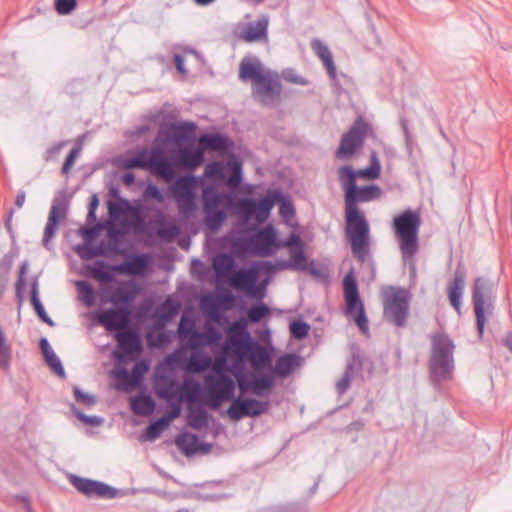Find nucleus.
Here are the masks:
<instances>
[{
  "label": "nucleus",
  "mask_w": 512,
  "mask_h": 512,
  "mask_svg": "<svg viewBox=\"0 0 512 512\" xmlns=\"http://www.w3.org/2000/svg\"><path fill=\"white\" fill-rule=\"evenodd\" d=\"M381 188L376 184L356 185L344 195L346 235L349 239L353 255L364 262L369 253V224L359 203L370 202L380 198Z\"/></svg>",
  "instance_id": "f257e3e1"
},
{
  "label": "nucleus",
  "mask_w": 512,
  "mask_h": 512,
  "mask_svg": "<svg viewBox=\"0 0 512 512\" xmlns=\"http://www.w3.org/2000/svg\"><path fill=\"white\" fill-rule=\"evenodd\" d=\"M235 388L236 383L230 376L219 373L213 378H206L204 390L197 381L187 383L180 400L185 396L188 401H193L202 396L213 410L219 409L224 402L231 401L226 413L231 420L238 421L245 417L246 410L243 403L245 398L235 397Z\"/></svg>",
  "instance_id": "f03ea898"
},
{
  "label": "nucleus",
  "mask_w": 512,
  "mask_h": 512,
  "mask_svg": "<svg viewBox=\"0 0 512 512\" xmlns=\"http://www.w3.org/2000/svg\"><path fill=\"white\" fill-rule=\"evenodd\" d=\"M239 78L251 81L253 99L264 107H275L281 102L282 83L277 72L264 68L258 58H243Z\"/></svg>",
  "instance_id": "7ed1b4c3"
},
{
  "label": "nucleus",
  "mask_w": 512,
  "mask_h": 512,
  "mask_svg": "<svg viewBox=\"0 0 512 512\" xmlns=\"http://www.w3.org/2000/svg\"><path fill=\"white\" fill-rule=\"evenodd\" d=\"M231 349L237 356L249 361L255 371L269 369L271 374L281 378L288 377L297 366L300 365V356L294 353L284 354L276 360V364L272 367L271 352L258 341L253 340L248 332L244 337L237 340Z\"/></svg>",
  "instance_id": "20e7f679"
},
{
  "label": "nucleus",
  "mask_w": 512,
  "mask_h": 512,
  "mask_svg": "<svg viewBox=\"0 0 512 512\" xmlns=\"http://www.w3.org/2000/svg\"><path fill=\"white\" fill-rule=\"evenodd\" d=\"M422 219L419 211L407 209L396 215L392 229L399 244L402 260L409 266L410 275L416 274V254L419 251V229Z\"/></svg>",
  "instance_id": "39448f33"
},
{
  "label": "nucleus",
  "mask_w": 512,
  "mask_h": 512,
  "mask_svg": "<svg viewBox=\"0 0 512 512\" xmlns=\"http://www.w3.org/2000/svg\"><path fill=\"white\" fill-rule=\"evenodd\" d=\"M121 167L127 170H148L164 178L169 177L173 169L171 161L161 147H153L150 150L142 148L134 156L121 159Z\"/></svg>",
  "instance_id": "423d86ee"
},
{
  "label": "nucleus",
  "mask_w": 512,
  "mask_h": 512,
  "mask_svg": "<svg viewBox=\"0 0 512 512\" xmlns=\"http://www.w3.org/2000/svg\"><path fill=\"white\" fill-rule=\"evenodd\" d=\"M383 317L396 327H405L409 317V293L405 289L387 286L382 288Z\"/></svg>",
  "instance_id": "0eeeda50"
},
{
  "label": "nucleus",
  "mask_w": 512,
  "mask_h": 512,
  "mask_svg": "<svg viewBox=\"0 0 512 512\" xmlns=\"http://www.w3.org/2000/svg\"><path fill=\"white\" fill-rule=\"evenodd\" d=\"M494 283L484 277H478L473 285L472 302L476 318L478 335L482 338L487 321L486 315H491L494 309Z\"/></svg>",
  "instance_id": "6e6552de"
},
{
  "label": "nucleus",
  "mask_w": 512,
  "mask_h": 512,
  "mask_svg": "<svg viewBox=\"0 0 512 512\" xmlns=\"http://www.w3.org/2000/svg\"><path fill=\"white\" fill-rule=\"evenodd\" d=\"M282 200L279 190H268L267 194L260 198H242L237 203V211L243 222L254 219L258 223L266 221L274 205Z\"/></svg>",
  "instance_id": "1a4fd4ad"
},
{
  "label": "nucleus",
  "mask_w": 512,
  "mask_h": 512,
  "mask_svg": "<svg viewBox=\"0 0 512 512\" xmlns=\"http://www.w3.org/2000/svg\"><path fill=\"white\" fill-rule=\"evenodd\" d=\"M372 131V126L362 117L358 116L347 132H345L336 150V157L339 159L351 158L360 151L365 139Z\"/></svg>",
  "instance_id": "9d476101"
},
{
  "label": "nucleus",
  "mask_w": 512,
  "mask_h": 512,
  "mask_svg": "<svg viewBox=\"0 0 512 512\" xmlns=\"http://www.w3.org/2000/svg\"><path fill=\"white\" fill-rule=\"evenodd\" d=\"M234 362V367L239 369L234 373V376L237 380V384L239 390L242 394L251 391L257 396L267 395L275 385V380L273 374L268 373H252L250 377L244 372V361L245 359L241 358Z\"/></svg>",
  "instance_id": "9b49d317"
},
{
  "label": "nucleus",
  "mask_w": 512,
  "mask_h": 512,
  "mask_svg": "<svg viewBox=\"0 0 512 512\" xmlns=\"http://www.w3.org/2000/svg\"><path fill=\"white\" fill-rule=\"evenodd\" d=\"M343 294L346 303V314L353 317L356 325L363 333H367L368 319L363 302L360 299L358 284L353 271L347 273L343 279Z\"/></svg>",
  "instance_id": "f8f14e48"
},
{
  "label": "nucleus",
  "mask_w": 512,
  "mask_h": 512,
  "mask_svg": "<svg viewBox=\"0 0 512 512\" xmlns=\"http://www.w3.org/2000/svg\"><path fill=\"white\" fill-rule=\"evenodd\" d=\"M431 340L430 374L432 382L437 385L448 377V337L435 333Z\"/></svg>",
  "instance_id": "ddd939ff"
},
{
  "label": "nucleus",
  "mask_w": 512,
  "mask_h": 512,
  "mask_svg": "<svg viewBox=\"0 0 512 512\" xmlns=\"http://www.w3.org/2000/svg\"><path fill=\"white\" fill-rule=\"evenodd\" d=\"M117 348L114 358L118 363H127L136 360L143 351L142 341L135 330L129 328L115 333Z\"/></svg>",
  "instance_id": "4468645a"
},
{
  "label": "nucleus",
  "mask_w": 512,
  "mask_h": 512,
  "mask_svg": "<svg viewBox=\"0 0 512 512\" xmlns=\"http://www.w3.org/2000/svg\"><path fill=\"white\" fill-rule=\"evenodd\" d=\"M247 245L253 254L267 257L272 255L281 243L277 240L276 230L272 226H267L251 235L247 239Z\"/></svg>",
  "instance_id": "2eb2a0df"
},
{
  "label": "nucleus",
  "mask_w": 512,
  "mask_h": 512,
  "mask_svg": "<svg viewBox=\"0 0 512 512\" xmlns=\"http://www.w3.org/2000/svg\"><path fill=\"white\" fill-rule=\"evenodd\" d=\"M70 481L80 493L88 497L97 496L104 499H113L118 495L117 489L100 481L82 478L77 475H71Z\"/></svg>",
  "instance_id": "dca6fc26"
},
{
  "label": "nucleus",
  "mask_w": 512,
  "mask_h": 512,
  "mask_svg": "<svg viewBox=\"0 0 512 512\" xmlns=\"http://www.w3.org/2000/svg\"><path fill=\"white\" fill-rule=\"evenodd\" d=\"M129 312L124 308H110L100 310L95 313V320L98 324L104 326L108 331H123L128 328L130 319Z\"/></svg>",
  "instance_id": "f3484780"
},
{
  "label": "nucleus",
  "mask_w": 512,
  "mask_h": 512,
  "mask_svg": "<svg viewBox=\"0 0 512 512\" xmlns=\"http://www.w3.org/2000/svg\"><path fill=\"white\" fill-rule=\"evenodd\" d=\"M258 272L254 269H242L232 279V285L245 291L250 298L262 299L264 287L257 286Z\"/></svg>",
  "instance_id": "a211bd4d"
},
{
  "label": "nucleus",
  "mask_w": 512,
  "mask_h": 512,
  "mask_svg": "<svg viewBox=\"0 0 512 512\" xmlns=\"http://www.w3.org/2000/svg\"><path fill=\"white\" fill-rule=\"evenodd\" d=\"M138 292V288L131 284H122L113 290H105L106 301H110L116 308H124L131 315V304Z\"/></svg>",
  "instance_id": "6ab92c4d"
},
{
  "label": "nucleus",
  "mask_w": 512,
  "mask_h": 512,
  "mask_svg": "<svg viewBox=\"0 0 512 512\" xmlns=\"http://www.w3.org/2000/svg\"><path fill=\"white\" fill-rule=\"evenodd\" d=\"M202 150L227 154L233 148V141L226 135L220 133H205L198 138Z\"/></svg>",
  "instance_id": "aec40b11"
},
{
  "label": "nucleus",
  "mask_w": 512,
  "mask_h": 512,
  "mask_svg": "<svg viewBox=\"0 0 512 512\" xmlns=\"http://www.w3.org/2000/svg\"><path fill=\"white\" fill-rule=\"evenodd\" d=\"M151 258L148 254H134L129 256L123 263L116 265L118 273L142 276L150 268Z\"/></svg>",
  "instance_id": "412c9836"
},
{
  "label": "nucleus",
  "mask_w": 512,
  "mask_h": 512,
  "mask_svg": "<svg viewBox=\"0 0 512 512\" xmlns=\"http://www.w3.org/2000/svg\"><path fill=\"white\" fill-rule=\"evenodd\" d=\"M175 444L187 457L192 456L199 451L208 453L211 449L210 444L200 443L197 435L189 432L179 433L175 438Z\"/></svg>",
  "instance_id": "4be33fe9"
},
{
  "label": "nucleus",
  "mask_w": 512,
  "mask_h": 512,
  "mask_svg": "<svg viewBox=\"0 0 512 512\" xmlns=\"http://www.w3.org/2000/svg\"><path fill=\"white\" fill-rule=\"evenodd\" d=\"M65 218V205L63 203H53L50 208L48 220L44 229V235L42 240L44 247L48 248V244L56 234L60 221L64 220Z\"/></svg>",
  "instance_id": "5701e85b"
},
{
  "label": "nucleus",
  "mask_w": 512,
  "mask_h": 512,
  "mask_svg": "<svg viewBox=\"0 0 512 512\" xmlns=\"http://www.w3.org/2000/svg\"><path fill=\"white\" fill-rule=\"evenodd\" d=\"M175 200L177 202L179 212L184 218L192 216L196 210V202L194 193L189 187L176 186Z\"/></svg>",
  "instance_id": "b1692460"
},
{
  "label": "nucleus",
  "mask_w": 512,
  "mask_h": 512,
  "mask_svg": "<svg viewBox=\"0 0 512 512\" xmlns=\"http://www.w3.org/2000/svg\"><path fill=\"white\" fill-rule=\"evenodd\" d=\"M181 309L180 303L173 299L167 298L154 312L155 322L159 325H166L173 320Z\"/></svg>",
  "instance_id": "393cba45"
},
{
  "label": "nucleus",
  "mask_w": 512,
  "mask_h": 512,
  "mask_svg": "<svg viewBox=\"0 0 512 512\" xmlns=\"http://www.w3.org/2000/svg\"><path fill=\"white\" fill-rule=\"evenodd\" d=\"M194 122L172 123L167 131V139L174 143H183L192 138L196 131Z\"/></svg>",
  "instance_id": "a878e982"
},
{
  "label": "nucleus",
  "mask_w": 512,
  "mask_h": 512,
  "mask_svg": "<svg viewBox=\"0 0 512 512\" xmlns=\"http://www.w3.org/2000/svg\"><path fill=\"white\" fill-rule=\"evenodd\" d=\"M177 160L180 165L192 170L203 163L204 151L201 146L198 148L189 146L179 151Z\"/></svg>",
  "instance_id": "bb28decb"
},
{
  "label": "nucleus",
  "mask_w": 512,
  "mask_h": 512,
  "mask_svg": "<svg viewBox=\"0 0 512 512\" xmlns=\"http://www.w3.org/2000/svg\"><path fill=\"white\" fill-rule=\"evenodd\" d=\"M156 235L164 241H172L181 233L180 226L175 222H169L163 215L153 222L152 226Z\"/></svg>",
  "instance_id": "cd10ccee"
},
{
  "label": "nucleus",
  "mask_w": 512,
  "mask_h": 512,
  "mask_svg": "<svg viewBox=\"0 0 512 512\" xmlns=\"http://www.w3.org/2000/svg\"><path fill=\"white\" fill-rule=\"evenodd\" d=\"M311 48L314 53L322 60L329 77L332 80H335L337 77L336 66L328 46L322 43L319 39H314L311 42Z\"/></svg>",
  "instance_id": "c85d7f7f"
},
{
  "label": "nucleus",
  "mask_w": 512,
  "mask_h": 512,
  "mask_svg": "<svg viewBox=\"0 0 512 512\" xmlns=\"http://www.w3.org/2000/svg\"><path fill=\"white\" fill-rule=\"evenodd\" d=\"M87 269L89 276L100 282H112L114 280V273L118 272L116 265H109L102 260L88 266Z\"/></svg>",
  "instance_id": "c756f323"
},
{
  "label": "nucleus",
  "mask_w": 512,
  "mask_h": 512,
  "mask_svg": "<svg viewBox=\"0 0 512 512\" xmlns=\"http://www.w3.org/2000/svg\"><path fill=\"white\" fill-rule=\"evenodd\" d=\"M229 200V194L218 192L214 187H206L203 190V209H222L221 207Z\"/></svg>",
  "instance_id": "7c9ffc66"
},
{
  "label": "nucleus",
  "mask_w": 512,
  "mask_h": 512,
  "mask_svg": "<svg viewBox=\"0 0 512 512\" xmlns=\"http://www.w3.org/2000/svg\"><path fill=\"white\" fill-rule=\"evenodd\" d=\"M131 410L139 416H149L154 412L156 403L148 394H140L131 399Z\"/></svg>",
  "instance_id": "2f4dec72"
},
{
  "label": "nucleus",
  "mask_w": 512,
  "mask_h": 512,
  "mask_svg": "<svg viewBox=\"0 0 512 512\" xmlns=\"http://www.w3.org/2000/svg\"><path fill=\"white\" fill-rule=\"evenodd\" d=\"M174 394L173 384L171 383L167 387H163L158 391V395L161 398L167 399L169 403V410L167 414L163 415L162 418L166 420L168 424L174 419H177L181 415V404L171 400V396Z\"/></svg>",
  "instance_id": "473e14b6"
},
{
  "label": "nucleus",
  "mask_w": 512,
  "mask_h": 512,
  "mask_svg": "<svg viewBox=\"0 0 512 512\" xmlns=\"http://www.w3.org/2000/svg\"><path fill=\"white\" fill-rule=\"evenodd\" d=\"M213 269L218 277L229 275L235 269V260L231 254L220 253L213 258Z\"/></svg>",
  "instance_id": "72a5a7b5"
},
{
  "label": "nucleus",
  "mask_w": 512,
  "mask_h": 512,
  "mask_svg": "<svg viewBox=\"0 0 512 512\" xmlns=\"http://www.w3.org/2000/svg\"><path fill=\"white\" fill-rule=\"evenodd\" d=\"M187 423L195 430H200L206 427L208 425L207 411L201 406L193 407L190 405L187 415Z\"/></svg>",
  "instance_id": "f704fd0d"
},
{
  "label": "nucleus",
  "mask_w": 512,
  "mask_h": 512,
  "mask_svg": "<svg viewBox=\"0 0 512 512\" xmlns=\"http://www.w3.org/2000/svg\"><path fill=\"white\" fill-rule=\"evenodd\" d=\"M116 388L121 391L130 392L137 388L141 383L136 380L134 374L126 368H121L116 373Z\"/></svg>",
  "instance_id": "c9c22d12"
},
{
  "label": "nucleus",
  "mask_w": 512,
  "mask_h": 512,
  "mask_svg": "<svg viewBox=\"0 0 512 512\" xmlns=\"http://www.w3.org/2000/svg\"><path fill=\"white\" fill-rule=\"evenodd\" d=\"M205 213L204 224L210 232H216L226 219L224 209H203Z\"/></svg>",
  "instance_id": "e433bc0d"
},
{
  "label": "nucleus",
  "mask_w": 512,
  "mask_h": 512,
  "mask_svg": "<svg viewBox=\"0 0 512 512\" xmlns=\"http://www.w3.org/2000/svg\"><path fill=\"white\" fill-rule=\"evenodd\" d=\"M380 173L381 165L378 159V155L375 151H372L370 155V165L367 168L355 170V178L375 180L379 178Z\"/></svg>",
  "instance_id": "4c0bfd02"
},
{
  "label": "nucleus",
  "mask_w": 512,
  "mask_h": 512,
  "mask_svg": "<svg viewBox=\"0 0 512 512\" xmlns=\"http://www.w3.org/2000/svg\"><path fill=\"white\" fill-rule=\"evenodd\" d=\"M108 238L109 242H100L98 246L95 247L96 257L102 256V257H108L111 253H120V250L118 248L119 244V235L114 231L108 232Z\"/></svg>",
  "instance_id": "58836bf2"
},
{
  "label": "nucleus",
  "mask_w": 512,
  "mask_h": 512,
  "mask_svg": "<svg viewBox=\"0 0 512 512\" xmlns=\"http://www.w3.org/2000/svg\"><path fill=\"white\" fill-rule=\"evenodd\" d=\"M31 304L38 315L39 319L49 326H54V321L48 316L44 306L38 297V283L34 281L31 285Z\"/></svg>",
  "instance_id": "ea45409f"
},
{
  "label": "nucleus",
  "mask_w": 512,
  "mask_h": 512,
  "mask_svg": "<svg viewBox=\"0 0 512 512\" xmlns=\"http://www.w3.org/2000/svg\"><path fill=\"white\" fill-rule=\"evenodd\" d=\"M338 180L341 183L344 195H346L357 185L353 167L349 165L341 166L338 169Z\"/></svg>",
  "instance_id": "a19ab883"
},
{
  "label": "nucleus",
  "mask_w": 512,
  "mask_h": 512,
  "mask_svg": "<svg viewBox=\"0 0 512 512\" xmlns=\"http://www.w3.org/2000/svg\"><path fill=\"white\" fill-rule=\"evenodd\" d=\"M210 362V357L203 352H192L186 369L193 373H202L207 369Z\"/></svg>",
  "instance_id": "79ce46f5"
},
{
  "label": "nucleus",
  "mask_w": 512,
  "mask_h": 512,
  "mask_svg": "<svg viewBox=\"0 0 512 512\" xmlns=\"http://www.w3.org/2000/svg\"><path fill=\"white\" fill-rule=\"evenodd\" d=\"M79 298L87 307H92L96 302V291L93 286L85 280H78L75 283Z\"/></svg>",
  "instance_id": "37998d69"
},
{
  "label": "nucleus",
  "mask_w": 512,
  "mask_h": 512,
  "mask_svg": "<svg viewBox=\"0 0 512 512\" xmlns=\"http://www.w3.org/2000/svg\"><path fill=\"white\" fill-rule=\"evenodd\" d=\"M267 25L266 20H258L254 25L250 24L244 31V40L254 42L261 39L267 33Z\"/></svg>",
  "instance_id": "c03bdc74"
},
{
  "label": "nucleus",
  "mask_w": 512,
  "mask_h": 512,
  "mask_svg": "<svg viewBox=\"0 0 512 512\" xmlns=\"http://www.w3.org/2000/svg\"><path fill=\"white\" fill-rule=\"evenodd\" d=\"M245 417H257L264 414L268 410L269 403L267 401H259L254 398H245Z\"/></svg>",
  "instance_id": "a18cd8bd"
},
{
  "label": "nucleus",
  "mask_w": 512,
  "mask_h": 512,
  "mask_svg": "<svg viewBox=\"0 0 512 512\" xmlns=\"http://www.w3.org/2000/svg\"><path fill=\"white\" fill-rule=\"evenodd\" d=\"M247 313V322L249 323H259L262 319L267 317L270 314V308L263 302H258L256 304L251 305L246 310Z\"/></svg>",
  "instance_id": "49530a36"
},
{
  "label": "nucleus",
  "mask_w": 512,
  "mask_h": 512,
  "mask_svg": "<svg viewBox=\"0 0 512 512\" xmlns=\"http://www.w3.org/2000/svg\"><path fill=\"white\" fill-rule=\"evenodd\" d=\"M131 209V204L127 199L124 198H120L117 201L108 202V212L111 219H118L120 216L125 215Z\"/></svg>",
  "instance_id": "de8ad7c7"
},
{
  "label": "nucleus",
  "mask_w": 512,
  "mask_h": 512,
  "mask_svg": "<svg viewBox=\"0 0 512 512\" xmlns=\"http://www.w3.org/2000/svg\"><path fill=\"white\" fill-rule=\"evenodd\" d=\"M169 424L166 422L165 419L162 417L158 418L157 420L151 422L146 428L144 432V437L147 440H155L158 438L162 431L167 428Z\"/></svg>",
  "instance_id": "09e8293b"
},
{
  "label": "nucleus",
  "mask_w": 512,
  "mask_h": 512,
  "mask_svg": "<svg viewBox=\"0 0 512 512\" xmlns=\"http://www.w3.org/2000/svg\"><path fill=\"white\" fill-rule=\"evenodd\" d=\"M289 329H290V334H291L292 338H294L296 340H303L309 334L310 325L307 322H305L301 319H298V320H293L290 323Z\"/></svg>",
  "instance_id": "8fccbe9b"
},
{
  "label": "nucleus",
  "mask_w": 512,
  "mask_h": 512,
  "mask_svg": "<svg viewBox=\"0 0 512 512\" xmlns=\"http://www.w3.org/2000/svg\"><path fill=\"white\" fill-rule=\"evenodd\" d=\"M289 255V260L291 262L293 270L306 271L308 269L307 256L305 254L304 248L292 250L289 252Z\"/></svg>",
  "instance_id": "3c124183"
},
{
  "label": "nucleus",
  "mask_w": 512,
  "mask_h": 512,
  "mask_svg": "<svg viewBox=\"0 0 512 512\" xmlns=\"http://www.w3.org/2000/svg\"><path fill=\"white\" fill-rule=\"evenodd\" d=\"M199 336L205 339L207 346L211 347L219 346L223 338L222 333L214 326H206Z\"/></svg>",
  "instance_id": "603ef678"
},
{
  "label": "nucleus",
  "mask_w": 512,
  "mask_h": 512,
  "mask_svg": "<svg viewBox=\"0 0 512 512\" xmlns=\"http://www.w3.org/2000/svg\"><path fill=\"white\" fill-rule=\"evenodd\" d=\"M44 359L47 363V365L52 369V371L64 378L65 377V370L63 368V365L60 361V359L57 357V355L52 351L51 353H48L44 356Z\"/></svg>",
  "instance_id": "864d4df0"
},
{
  "label": "nucleus",
  "mask_w": 512,
  "mask_h": 512,
  "mask_svg": "<svg viewBox=\"0 0 512 512\" xmlns=\"http://www.w3.org/2000/svg\"><path fill=\"white\" fill-rule=\"evenodd\" d=\"M74 398L78 403L87 407H92L97 403L94 395L83 392L78 386L73 387Z\"/></svg>",
  "instance_id": "5fc2aeb1"
},
{
  "label": "nucleus",
  "mask_w": 512,
  "mask_h": 512,
  "mask_svg": "<svg viewBox=\"0 0 512 512\" xmlns=\"http://www.w3.org/2000/svg\"><path fill=\"white\" fill-rule=\"evenodd\" d=\"M74 250L82 260H91L96 257L97 253L95 247L89 242L77 245Z\"/></svg>",
  "instance_id": "6e6d98bb"
},
{
  "label": "nucleus",
  "mask_w": 512,
  "mask_h": 512,
  "mask_svg": "<svg viewBox=\"0 0 512 512\" xmlns=\"http://www.w3.org/2000/svg\"><path fill=\"white\" fill-rule=\"evenodd\" d=\"M362 369V358L358 352L352 353L351 359L348 360L343 374H348L353 379L356 370Z\"/></svg>",
  "instance_id": "4d7b16f0"
},
{
  "label": "nucleus",
  "mask_w": 512,
  "mask_h": 512,
  "mask_svg": "<svg viewBox=\"0 0 512 512\" xmlns=\"http://www.w3.org/2000/svg\"><path fill=\"white\" fill-rule=\"evenodd\" d=\"M28 264L27 262H23L19 269V276L15 284V293L16 297L19 299V301L22 300L24 289H25V274L27 271Z\"/></svg>",
  "instance_id": "13d9d810"
},
{
  "label": "nucleus",
  "mask_w": 512,
  "mask_h": 512,
  "mask_svg": "<svg viewBox=\"0 0 512 512\" xmlns=\"http://www.w3.org/2000/svg\"><path fill=\"white\" fill-rule=\"evenodd\" d=\"M54 7L58 14L68 15L77 7V0H55Z\"/></svg>",
  "instance_id": "bf43d9fd"
},
{
  "label": "nucleus",
  "mask_w": 512,
  "mask_h": 512,
  "mask_svg": "<svg viewBox=\"0 0 512 512\" xmlns=\"http://www.w3.org/2000/svg\"><path fill=\"white\" fill-rule=\"evenodd\" d=\"M146 200H155L159 203L164 201V195L159 187L153 183H149L143 193Z\"/></svg>",
  "instance_id": "052dcab7"
},
{
  "label": "nucleus",
  "mask_w": 512,
  "mask_h": 512,
  "mask_svg": "<svg viewBox=\"0 0 512 512\" xmlns=\"http://www.w3.org/2000/svg\"><path fill=\"white\" fill-rule=\"evenodd\" d=\"M199 334L202 332L197 331L196 329H192L189 338V346L192 352H202V348L206 347L207 344L204 338H201Z\"/></svg>",
  "instance_id": "680f3d73"
},
{
  "label": "nucleus",
  "mask_w": 512,
  "mask_h": 512,
  "mask_svg": "<svg viewBox=\"0 0 512 512\" xmlns=\"http://www.w3.org/2000/svg\"><path fill=\"white\" fill-rule=\"evenodd\" d=\"M242 181L241 164L235 162L231 165V172L227 178V184L231 187H237Z\"/></svg>",
  "instance_id": "e2e57ef3"
},
{
  "label": "nucleus",
  "mask_w": 512,
  "mask_h": 512,
  "mask_svg": "<svg viewBox=\"0 0 512 512\" xmlns=\"http://www.w3.org/2000/svg\"><path fill=\"white\" fill-rule=\"evenodd\" d=\"M72 411L74 415L83 423L91 426H99L102 424L103 419L95 415H86L79 411L74 405H72Z\"/></svg>",
  "instance_id": "0e129e2a"
},
{
  "label": "nucleus",
  "mask_w": 512,
  "mask_h": 512,
  "mask_svg": "<svg viewBox=\"0 0 512 512\" xmlns=\"http://www.w3.org/2000/svg\"><path fill=\"white\" fill-rule=\"evenodd\" d=\"M281 246L287 247L290 252L292 250L303 249L304 243L298 234L291 233L290 236L281 243Z\"/></svg>",
  "instance_id": "69168bd1"
},
{
  "label": "nucleus",
  "mask_w": 512,
  "mask_h": 512,
  "mask_svg": "<svg viewBox=\"0 0 512 512\" xmlns=\"http://www.w3.org/2000/svg\"><path fill=\"white\" fill-rule=\"evenodd\" d=\"M79 152H80V148H77V147L72 148L70 150V152L66 156L65 161L62 165V168H61L62 174L67 175L70 172L72 166L74 165V163L76 161V158L79 155Z\"/></svg>",
  "instance_id": "338daca9"
},
{
  "label": "nucleus",
  "mask_w": 512,
  "mask_h": 512,
  "mask_svg": "<svg viewBox=\"0 0 512 512\" xmlns=\"http://www.w3.org/2000/svg\"><path fill=\"white\" fill-rule=\"evenodd\" d=\"M148 369H149L148 362L145 360H140V361H137L136 364L134 365V367L132 369V373L136 377V380L140 381V383H141L143 380V376L148 371Z\"/></svg>",
  "instance_id": "774afa93"
}]
</instances>
